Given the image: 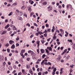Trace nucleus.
<instances>
[{"instance_id":"nucleus-41","label":"nucleus","mask_w":75,"mask_h":75,"mask_svg":"<svg viewBox=\"0 0 75 75\" xmlns=\"http://www.w3.org/2000/svg\"><path fill=\"white\" fill-rule=\"evenodd\" d=\"M68 34H69V33H66L65 35V37H68Z\"/></svg>"},{"instance_id":"nucleus-30","label":"nucleus","mask_w":75,"mask_h":75,"mask_svg":"<svg viewBox=\"0 0 75 75\" xmlns=\"http://www.w3.org/2000/svg\"><path fill=\"white\" fill-rule=\"evenodd\" d=\"M17 4L16 3H14L13 4L12 6H16Z\"/></svg>"},{"instance_id":"nucleus-32","label":"nucleus","mask_w":75,"mask_h":75,"mask_svg":"<svg viewBox=\"0 0 75 75\" xmlns=\"http://www.w3.org/2000/svg\"><path fill=\"white\" fill-rule=\"evenodd\" d=\"M58 8H59V9H61L62 7H61V5H59L58 6Z\"/></svg>"},{"instance_id":"nucleus-57","label":"nucleus","mask_w":75,"mask_h":75,"mask_svg":"<svg viewBox=\"0 0 75 75\" xmlns=\"http://www.w3.org/2000/svg\"><path fill=\"white\" fill-rule=\"evenodd\" d=\"M56 32H57V33H59V30H56Z\"/></svg>"},{"instance_id":"nucleus-39","label":"nucleus","mask_w":75,"mask_h":75,"mask_svg":"<svg viewBox=\"0 0 75 75\" xmlns=\"http://www.w3.org/2000/svg\"><path fill=\"white\" fill-rule=\"evenodd\" d=\"M39 33H36L35 34V35H37V36H38L39 35Z\"/></svg>"},{"instance_id":"nucleus-22","label":"nucleus","mask_w":75,"mask_h":75,"mask_svg":"<svg viewBox=\"0 0 75 75\" xmlns=\"http://www.w3.org/2000/svg\"><path fill=\"white\" fill-rule=\"evenodd\" d=\"M53 38L54 40H55V39H56V36L54 35V36L53 37Z\"/></svg>"},{"instance_id":"nucleus-9","label":"nucleus","mask_w":75,"mask_h":75,"mask_svg":"<svg viewBox=\"0 0 75 75\" xmlns=\"http://www.w3.org/2000/svg\"><path fill=\"white\" fill-rule=\"evenodd\" d=\"M59 30L60 31L61 33L63 35H64V31H63V30L61 29Z\"/></svg>"},{"instance_id":"nucleus-35","label":"nucleus","mask_w":75,"mask_h":75,"mask_svg":"<svg viewBox=\"0 0 75 75\" xmlns=\"http://www.w3.org/2000/svg\"><path fill=\"white\" fill-rule=\"evenodd\" d=\"M21 74H22V73L20 72L18 73V75H21Z\"/></svg>"},{"instance_id":"nucleus-28","label":"nucleus","mask_w":75,"mask_h":75,"mask_svg":"<svg viewBox=\"0 0 75 75\" xmlns=\"http://www.w3.org/2000/svg\"><path fill=\"white\" fill-rule=\"evenodd\" d=\"M47 4V2H44L43 3V5H46Z\"/></svg>"},{"instance_id":"nucleus-26","label":"nucleus","mask_w":75,"mask_h":75,"mask_svg":"<svg viewBox=\"0 0 75 75\" xmlns=\"http://www.w3.org/2000/svg\"><path fill=\"white\" fill-rule=\"evenodd\" d=\"M12 13H13V12H10V13L8 14V16H11V15H12Z\"/></svg>"},{"instance_id":"nucleus-54","label":"nucleus","mask_w":75,"mask_h":75,"mask_svg":"<svg viewBox=\"0 0 75 75\" xmlns=\"http://www.w3.org/2000/svg\"><path fill=\"white\" fill-rule=\"evenodd\" d=\"M38 75H41V72H39L38 74Z\"/></svg>"},{"instance_id":"nucleus-18","label":"nucleus","mask_w":75,"mask_h":75,"mask_svg":"<svg viewBox=\"0 0 75 75\" xmlns=\"http://www.w3.org/2000/svg\"><path fill=\"white\" fill-rule=\"evenodd\" d=\"M25 51V50H22L21 52V53H24V52Z\"/></svg>"},{"instance_id":"nucleus-34","label":"nucleus","mask_w":75,"mask_h":75,"mask_svg":"<svg viewBox=\"0 0 75 75\" xmlns=\"http://www.w3.org/2000/svg\"><path fill=\"white\" fill-rule=\"evenodd\" d=\"M31 52H32V51L30 50L29 51H28V52L29 53V54H31Z\"/></svg>"},{"instance_id":"nucleus-58","label":"nucleus","mask_w":75,"mask_h":75,"mask_svg":"<svg viewBox=\"0 0 75 75\" xmlns=\"http://www.w3.org/2000/svg\"><path fill=\"white\" fill-rule=\"evenodd\" d=\"M15 52L16 53H17H17H18V51H17V50H16L15 51Z\"/></svg>"},{"instance_id":"nucleus-59","label":"nucleus","mask_w":75,"mask_h":75,"mask_svg":"<svg viewBox=\"0 0 75 75\" xmlns=\"http://www.w3.org/2000/svg\"><path fill=\"white\" fill-rule=\"evenodd\" d=\"M3 65L4 66L6 65V62H4L3 63Z\"/></svg>"},{"instance_id":"nucleus-45","label":"nucleus","mask_w":75,"mask_h":75,"mask_svg":"<svg viewBox=\"0 0 75 75\" xmlns=\"http://www.w3.org/2000/svg\"><path fill=\"white\" fill-rule=\"evenodd\" d=\"M51 40V38H50L49 39H47V42H49V41H50V40Z\"/></svg>"},{"instance_id":"nucleus-51","label":"nucleus","mask_w":75,"mask_h":75,"mask_svg":"<svg viewBox=\"0 0 75 75\" xmlns=\"http://www.w3.org/2000/svg\"><path fill=\"white\" fill-rule=\"evenodd\" d=\"M34 36V35H32L30 36V38H32V37H33Z\"/></svg>"},{"instance_id":"nucleus-56","label":"nucleus","mask_w":75,"mask_h":75,"mask_svg":"<svg viewBox=\"0 0 75 75\" xmlns=\"http://www.w3.org/2000/svg\"><path fill=\"white\" fill-rule=\"evenodd\" d=\"M37 52H38V54H39V53H40V51L39 50V49L37 50Z\"/></svg>"},{"instance_id":"nucleus-7","label":"nucleus","mask_w":75,"mask_h":75,"mask_svg":"<svg viewBox=\"0 0 75 75\" xmlns=\"http://www.w3.org/2000/svg\"><path fill=\"white\" fill-rule=\"evenodd\" d=\"M47 49L48 50H49V51H52V48L51 47H47Z\"/></svg>"},{"instance_id":"nucleus-55","label":"nucleus","mask_w":75,"mask_h":75,"mask_svg":"<svg viewBox=\"0 0 75 75\" xmlns=\"http://www.w3.org/2000/svg\"><path fill=\"white\" fill-rule=\"evenodd\" d=\"M74 66V64H72V65H71L70 66L71 68H73V67Z\"/></svg>"},{"instance_id":"nucleus-53","label":"nucleus","mask_w":75,"mask_h":75,"mask_svg":"<svg viewBox=\"0 0 75 75\" xmlns=\"http://www.w3.org/2000/svg\"><path fill=\"white\" fill-rule=\"evenodd\" d=\"M7 30L8 31H10V30H11V28H9Z\"/></svg>"},{"instance_id":"nucleus-1","label":"nucleus","mask_w":75,"mask_h":75,"mask_svg":"<svg viewBox=\"0 0 75 75\" xmlns=\"http://www.w3.org/2000/svg\"><path fill=\"white\" fill-rule=\"evenodd\" d=\"M7 33V31L6 30L5 31H2L1 32V35H3V34H6Z\"/></svg>"},{"instance_id":"nucleus-46","label":"nucleus","mask_w":75,"mask_h":75,"mask_svg":"<svg viewBox=\"0 0 75 75\" xmlns=\"http://www.w3.org/2000/svg\"><path fill=\"white\" fill-rule=\"evenodd\" d=\"M57 44H58V45H59V44H60L61 43H60V42H57Z\"/></svg>"},{"instance_id":"nucleus-36","label":"nucleus","mask_w":75,"mask_h":75,"mask_svg":"<svg viewBox=\"0 0 75 75\" xmlns=\"http://www.w3.org/2000/svg\"><path fill=\"white\" fill-rule=\"evenodd\" d=\"M58 35H59V36H60V37H62V35L61 33L58 34Z\"/></svg>"},{"instance_id":"nucleus-11","label":"nucleus","mask_w":75,"mask_h":75,"mask_svg":"<svg viewBox=\"0 0 75 75\" xmlns=\"http://www.w3.org/2000/svg\"><path fill=\"white\" fill-rule=\"evenodd\" d=\"M8 69H9V70H10V71L12 70V69H13L12 67H11V66H9L8 68Z\"/></svg>"},{"instance_id":"nucleus-23","label":"nucleus","mask_w":75,"mask_h":75,"mask_svg":"<svg viewBox=\"0 0 75 75\" xmlns=\"http://www.w3.org/2000/svg\"><path fill=\"white\" fill-rule=\"evenodd\" d=\"M16 47H18L19 46H20V44L18 43H16Z\"/></svg>"},{"instance_id":"nucleus-27","label":"nucleus","mask_w":75,"mask_h":75,"mask_svg":"<svg viewBox=\"0 0 75 75\" xmlns=\"http://www.w3.org/2000/svg\"><path fill=\"white\" fill-rule=\"evenodd\" d=\"M28 10L29 11H31V7H29L28 9Z\"/></svg>"},{"instance_id":"nucleus-33","label":"nucleus","mask_w":75,"mask_h":75,"mask_svg":"<svg viewBox=\"0 0 75 75\" xmlns=\"http://www.w3.org/2000/svg\"><path fill=\"white\" fill-rule=\"evenodd\" d=\"M22 72L23 74L25 72V70L22 69Z\"/></svg>"},{"instance_id":"nucleus-10","label":"nucleus","mask_w":75,"mask_h":75,"mask_svg":"<svg viewBox=\"0 0 75 75\" xmlns=\"http://www.w3.org/2000/svg\"><path fill=\"white\" fill-rule=\"evenodd\" d=\"M46 52L47 53V55H50V53L49 52V51L48 50L46 49Z\"/></svg>"},{"instance_id":"nucleus-8","label":"nucleus","mask_w":75,"mask_h":75,"mask_svg":"<svg viewBox=\"0 0 75 75\" xmlns=\"http://www.w3.org/2000/svg\"><path fill=\"white\" fill-rule=\"evenodd\" d=\"M40 51L41 52L42 54H43L44 52H45V50L43 49H41L40 50Z\"/></svg>"},{"instance_id":"nucleus-4","label":"nucleus","mask_w":75,"mask_h":75,"mask_svg":"<svg viewBox=\"0 0 75 75\" xmlns=\"http://www.w3.org/2000/svg\"><path fill=\"white\" fill-rule=\"evenodd\" d=\"M67 41H69V42H71V45H72V40H68Z\"/></svg>"},{"instance_id":"nucleus-2","label":"nucleus","mask_w":75,"mask_h":75,"mask_svg":"<svg viewBox=\"0 0 75 75\" xmlns=\"http://www.w3.org/2000/svg\"><path fill=\"white\" fill-rule=\"evenodd\" d=\"M72 5H71L70 4H68L67 6V8H68H68H70L71 7H72Z\"/></svg>"},{"instance_id":"nucleus-42","label":"nucleus","mask_w":75,"mask_h":75,"mask_svg":"<svg viewBox=\"0 0 75 75\" xmlns=\"http://www.w3.org/2000/svg\"><path fill=\"white\" fill-rule=\"evenodd\" d=\"M6 47H8L9 46V44L7 43L6 45Z\"/></svg>"},{"instance_id":"nucleus-13","label":"nucleus","mask_w":75,"mask_h":75,"mask_svg":"<svg viewBox=\"0 0 75 75\" xmlns=\"http://www.w3.org/2000/svg\"><path fill=\"white\" fill-rule=\"evenodd\" d=\"M9 42L10 44H13V42H14L13 40H10Z\"/></svg>"},{"instance_id":"nucleus-6","label":"nucleus","mask_w":75,"mask_h":75,"mask_svg":"<svg viewBox=\"0 0 75 75\" xmlns=\"http://www.w3.org/2000/svg\"><path fill=\"white\" fill-rule=\"evenodd\" d=\"M17 19L18 20H21V21H22L23 20V18L21 17L20 16H18L17 18Z\"/></svg>"},{"instance_id":"nucleus-15","label":"nucleus","mask_w":75,"mask_h":75,"mask_svg":"<svg viewBox=\"0 0 75 75\" xmlns=\"http://www.w3.org/2000/svg\"><path fill=\"white\" fill-rule=\"evenodd\" d=\"M26 68L27 69H30V65H27Z\"/></svg>"},{"instance_id":"nucleus-50","label":"nucleus","mask_w":75,"mask_h":75,"mask_svg":"<svg viewBox=\"0 0 75 75\" xmlns=\"http://www.w3.org/2000/svg\"><path fill=\"white\" fill-rule=\"evenodd\" d=\"M33 24H34V25H35V26H37V24H36V23H33Z\"/></svg>"},{"instance_id":"nucleus-48","label":"nucleus","mask_w":75,"mask_h":75,"mask_svg":"<svg viewBox=\"0 0 75 75\" xmlns=\"http://www.w3.org/2000/svg\"><path fill=\"white\" fill-rule=\"evenodd\" d=\"M40 37L41 38H43L44 37V36L43 35H42L40 36Z\"/></svg>"},{"instance_id":"nucleus-40","label":"nucleus","mask_w":75,"mask_h":75,"mask_svg":"<svg viewBox=\"0 0 75 75\" xmlns=\"http://www.w3.org/2000/svg\"><path fill=\"white\" fill-rule=\"evenodd\" d=\"M30 74H33V72L32 71L30 70Z\"/></svg>"},{"instance_id":"nucleus-14","label":"nucleus","mask_w":75,"mask_h":75,"mask_svg":"<svg viewBox=\"0 0 75 75\" xmlns=\"http://www.w3.org/2000/svg\"><path fill=\"white\" fill-rule=\"evenodd\" d=\"M11 48L12 49H14L15 48V45H13L11 46Z\"/></svg>"},{"instance_id":"nucleus-64","label":"nucleus","mask_w":75,"mask_h":75,"mask_svg":"<svg viewBox=\"0 0 75 75\" xmlns=\"http://www.w3.org/2000/svg\"><path fill=\"white\" fill-rule=\"evenodd\" d=\"M14 33H13V34H12L11 35V37H13V35H14Z\"/></svg>"},{"instance_id":"nucleus-63","label":"nucleus","mask_w":75,"mask_h":75,"mask_svg":"<svg viewBox=\"0 0 75 75\" xmlns=\"http://www.w3.org/2000/svg\"><path fill=\"white\" fill-rule=\"evenodd\" d=\"M30 59L29 58L27 59V61H30Z\"/></svg>"},{"instance_id":"nucleus-29","label":"nucleus","mask_w":75,"mask_h":75,"mask_svg":"<svg viewBox=\"0 0 75 75\" xmlns=\"http://www.w3.org/2000/svg\"><path fill=\"white\" fill-rule=\"evenodd\" d=\"M45 56H46L45 54H44L42 56V58H45Z\"/></svg>"},{"instance_id":"nucleus-3","label":"nucleus","mask_w":75,"mask_h":75,"mask_svg":"<svg viewBox=\"0 0 75 75\" xmlns=\"http://www.w3.org/2000/svg\"><path fill=\"white\" fill-rule=\"evenodd\" d=\"M55 30V27L53 26L52 27V33H54V31Z\"/></svg>"},{"instance_id":"nucleus-37","label":"nucleus","mask_w":75,"mask_h":75,"mask_svg":"<svg viewBox=\"0 0 75 75\" xmlns=\"http://www.w3.org/2000/svg\"><path fill=\"white\" fill-rule=\"evenodd\" d=\"M44 35L45 37H47V33L44 34Z\"/></svg>"},{"instance_id":"nucleus-49","label":"nucleus","mask_w":75,"mask_h":75,"mask_svg":"<svg viewBox=\"0 0 75 75\" xmlns=\"http://www.w3.org/2000/svg\"><path fill=\"white\" fill-rule=\"evenodd\" d=\"M46 27H49V25H48V24H46Z\"/></svg>"},{"instance_id":"nucleus-24","label":"nucleus","mask_w":75,"mask_h":75,"mask_svg":"<svg viewBox=\"0 0 75 75\" xmlns=\"http://www.w3.org/2000/svg\"><path fill=\"white\" fill-rule=\"evenodd\" d=\"M31 55H33V54H35V53H34V52L33 51H32V52L31 53Z\"/></svg>"},{"instance_id":"nucleus-17","label":"nucleus","mask_w":75,"mask_h":75,"mask_svg":"<svg viewBox=\"0 0 75 75\" xmlns=\"http://www.w3.org/2000/svg\"><path fill=\"white\" fill-rule=\"evenodd\" d=\"M13 30H17V28H16V26H13Z\"/></svg>"},{"instance_id":"nucleus-43","label":"nucleus","mask_w":75,"mask_h":75,"mask_svg":"<svg viewBox=\"0 0 75 75\" xmlns=\"http://www.w3.org/2000/svg\"><path fill=\"white\" fill-rule=\"evenodd\" d=\"M34 2V1H31V3H30V4H33Z\"/></svg>"},{"instance_id":"nucleus-38","label":"nucleus","mask_w":75,"mask_h":75,"mask_svg":"<svg viewBox=\"0 0 75 75\" xmlns=\"http://www.w3.org/2000/svg\"><path fill=\"white\" fill-rule=\"evenodd\" d=\"M13 67L14 69H16V68H17V67H16V66L15 65H14V66H13Z\"/></svg>"},{"instance_id":"nucleus-62","label":"nucleus","mask_w":75,"mask_h":75,"mask_svg":"<svg viewBox=\"0 0 75 75\" xmlns=\"http://www.w3.org/2000/svg\"><path fill=\"white\" fill-rule=\"evenodd\" d=\"M20 16H23V12H20Z\"/></svg>"},{"instance_id":"nucleus-20","label":"nucleus","mask_w":75,"mask_h":75,"mask_svg":"<svg viewBox=\"0 0 75 75\" xmlns=\"http://www.w3.org/2000/svg\"><path fill=\"white\" fill-rule=\"evenodd\" d=\"M25 6H23L21 8V9L22 10H24V9H25Z\"/></svg>"},{"instance_id":"nucleus-31","label":"nucleus","mask_w":75,"mask_h":75,"mask_svg":"<svg viewBox=\"0 0 75 75\" xmlns=\"http://www.w3.org/2000/svg\"><path fill=\"white\" fill-rule=\"evenodd\" d=\"M72 71H73V70H72V69H70V73H71V72H72Z\"/></svg>"},{"instance_id":"nucleus-44","label":"nucleus","mask_w":75,"mask_h":75,"mask_svg":"<svg viewBox=\"0 0 75 75\" xmlns=\"http://www.w3.org/2000/svg\"><path fill=\"white\" fill-rule=\"evenodd\" d=\"M26 25H28V27H30V24L29 23H28Z\"/></svg>"},{"instance_id":"nucleus-60","label":"nucleus","mask_w":75,"mask_h":75,"mask_svg":"<svg viewBox=\"0 0 75 75\" xmlns=\"http://www.w3.org/2000/svg\"><path fill=\"white\" fill-rule=\"evenodd\" d=\"M48 65H51V63L50 62H48Z\"/></svg>"},{"instance_id":"nucleus-21","label":"nucleus","mask_w":75,"mask_h":75,"mask_svg":"<svg viewBox=\"0 0 75 75\" xmlns=\"http://www.w3.org/2000/svg\"><path fill=\"white\" fill-rule=\"evenodd\" d=\"M56 71H57V68L55 67L54 69L53 72H56Z\"/></svg>"},{"instance_id":"nucleus-12","label":"nucleus","mask_w":75,"mask_h":75,"mask_svg":"<svg viewBox=\"0 0 75 75\" xmlns=\"http://www.w3.org/2000/svg\"><path fill=\"white\" fill-rule=\"evenodd\" d=\"M50 8L51 10H52V7L51 6H49L48 7H47V8Z\"/></svg>"},{"instance_id":"nucleus-5","label":"nucleus","mask_w":75,"mask_h":75,"mask_svg":"<svg viewBox=\"0 0 75 75\" xmlns=\"http://www.w3.org/2000/svg\"><path fill=\"white\" fill-rule=\"evenodd\" d=\"M56 60L57 61H61V57L59 56L56 59Z\"/></svg>"},{"instance_id":"nucleus-25","label":"nucleus","mask_w":75,"mask_h":75,"mask_svg":"<svg viewBox=\"0 0 75 75\" xmlns=\"http://www.w3.org/2000/svg\"><path fill=\"white\" fill-rule=\"evenodd\" d=\"M41 42H42V44H44V42H45V40H42L41 41Z\"/></svg>"},{"instance_id":"nucleus-61","label":"nucleus","mask_w":75,"mask_h":75,"mask_svg":"<svg viewBox=\"0 0 75 75\" xmlns=\"http://www.w3.org/2000/svg\"><path fill=\"white\" fill-rule=\"evenodd\" d=\"M10 49H7V52H10Z\"/></svg>"},{"instance_id":"nucleus-16","label":"nucleus","mask_w":75,"mask_h":75,"mask_svg":"<svg viewBox=\"0 0 75 75\" xmlns=\"http://www.w3.org/2000/svg\"><path fill=\"white\" fill-rule=\"evenodd\" d=\"M72 47L74 50H75V43H74L73 44Z\"/></svg>"},{"instance_id":"nucleus-19","label":"nucleus","mask_w":75,"mask_h":75,"mask_svg":"<svg viewBox=\"0 0 75 75\" xmlns=\"http://www.w3.org/2000/svg\"><path fill=\"white\" fill-rule=\"evenodd\" d=\"M23 16L24 17H25L26 18L27 17V15L26 14V13H24Z\"/></svg>"},{"instance_id":"nucleus-47","label":"nucleus","mask_w":75,"mask_h":75,"mask_svg":"<svg viewBox=\"0 0 75 75\" xmlns=\"http://www.w3.org/2000/svg\"><path fill=\"white\" fill-rule=\"evenodd\" d=\"M42 29H44V28H45V26L43 25L42 26Z\"/></svg>"},{"instance_id":"nucleus-52","label":"nucleus","mask_w":75,"mask_h":75,"mask_svg":"<svg viewBox=\"0 0 75 75\" xmlns=\"http://www.w3.org/2000/svg\"><path fill=\"white\" fill-rule=\"evenodd\" d=\"M67 49H65L64 50V53H65V52H67Z\"/></svg>"}]
</instances>
